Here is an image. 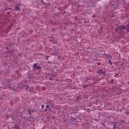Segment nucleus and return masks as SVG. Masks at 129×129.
<instances>
[{
  "mask_svg": "<svg viewBox=\"0 0 129 129\" xmlns=\"http://www.w3.org/2000/svg\"><path fill=\"white\" fill-rule=\"evenodd\" d=\"M97 73H98L99 76L104 77V76H105V69H104V68L100 69L97 72Z\"/></svg>",
  "mask_w": 129,
  "mask_h": 129,
  "instance_id": "f257e3e1",
  "label": "nucleus"
},
{
  "mask_svg": "<svg viewBox=\"0 0 129 129\" xmlns=\"http://www.w3.org/2000/svg\"><path fill=\"white\" fill-rule=\"evenodd\" d=\"M49 42H51V43H53V44H57V40L54 39V38H51V39H50L49 40Z\"/></svg>",
  "mask_w": 129,
  "mask_h": 129,
  "instance_id": "f03ea898",
  "label": "nucleus"
},
{
  "mask_svg": "<svg viewBox=\"0 0 129 129\" xmlns=\"http://www.w3.org/2000/svg\"><path fill=\"white\" fill-rule=\"evenodd\" d=\"M33 68H34L35 69H41L42 68L40 66H37V63H35L33 65Z\"/></svg>",
  "mask_w": 129,
  "mask_h": 129,
  "instance_id": "7ed1b4c3",
  "label": "nucleus"
},
{
  "mask_svg": "<svg viewBox=\"0 0 129 129\" xmlns=\"http://www.w3.org/2000/svg\"><path fill=\"white\" fill-rule=\"evenodd\" d=\"M14 11H17V12H19V11L20 12V6H19V5H17L15 6Z\"/></svg>",
  "mask_w": 129,
  "mask_h": 129,
  "instance_id": "20e7f679",
  "label": "nucleus"
},
{
  "mask_svg": "<svg viewBox=\"0 0 129 129\" xmlns=\"http://www.w3.org/2000/svg\"><path fill=\"white\" fill-rule=\"evenodd\" d=\"M70 120L72 122H74V121H75V120H76V118H74L73 117L71 116V118H70Z\"/></svg>",
  "mask_w": 129,
  "mask_h": 129,
  "instance_id": "39448f33",
  "label": "nucleus"
},
{
  "mask_svg": "<svg viewBox=\"0 0 129 129\" xmlns=\"http://www.w3.org/2000/svg\"><path fill=\"white\" fill-rule=\"evenodd\" d=\"M35 3H36V4L37 5V6H40V3H41V1L42 0H35Z\"/></svg>",
  "mask_w": 129,
  "mask_h": 129,
  "instance_id": "423d86ee",
  "label": "nucleus"
},
{
  "mask_svg": "<svg viewBox=\"0 0 129 129\" xmlns=\"http://www.w3.org/2000/svg\"><path fill=\"white\" fill-rule=\"evenodd\" d=\"M33 112H35V110H30L29 111V115H31V114H32V113H33Z\"/></svg>",
  "mask_w": 129,
  "mask_h": 129,
  "instance_id": "0eeeda50",
  "label": "nucleus"
},
{
  "mask_svg": "<svg viewBox=\"0 0 129 129\" xmlns=\"http://www.w3.org/2000/svg\"><path fill=\"white\" fill-rule=\"evenodd\" d=\"M118 28L119 29H121L122 30H124V29H125V27L124 26V25L119 26Z\"/></svg>",
  "mask_w": 129,
  "mask_h": 129,
  "instance_id": "6e6552de",
  "label": "nucleus"
},
{
  "mask_svg": "<svg viewBox=\"0 0 129 129\" xmlns=\"http://www.w3.org/2000/svg\"><path fill=\"white\" fill-rule=\"evenodd\" d=\"M74 110H78V106H75V107L74 108Z\"/></svg>",
  "mask_w": 129,
  "mask_h": 129,
  "instance_id": "1a4fd4ad",
  "label": "nucleus"
},
{
  "mask_svg": "<svg viewBox=\"0 0 129 129\" xmlns=\"http://www.w3.org/2000/svg\"><path fill=\"white\" fill-rule=\"evenodd\" d=\"M127 28H126L127 31L129 32V23L127 24Z\"/></svg>",
  "mask_w": 129,
  "mask_h": 129,
  "instance_id": "9d476101",
  "label": "nucleus"
},
{
  "mask_svg": "<svg viewBox=\"0 0 129 129\" xmlns=\"http://www.w3.org/2000/svg\"><path fill=\"white\" fill-rule=\"evenodd\" d=\"M26 88V90H29V86L28 85H25Z\"/></svg>",
  "mask_w": 129,
  "mask_h": 129,
  "instance_id": "9b49d317",
  "label": "nucleus"
},
{
  "mask_svg": "<svg viewBox=\"0 0 129 129\" xmlns=\"http://www.w3.org/2000/svg\"><path fill=\"white\" fill-rule=\"evenodd\" d=\"M104 56H106V57H107V58H108V57H109V55H108V54H104Z\"/></svg>",
  "mask_w": 129,
  "mask_h": 129,
  "instance_id": "f8f14e48",
  "label": "nucleus"
},
{
  "mask_svg": "<svg viewBox=\"0 0 129 129\" xmlns=\"http://www.w3.org/2000/svg\"><path fill=\"white\" fill-rule=\"evenodd\" d=\"M108 63H110V65H112V62H111V61H110V60H109Z\"/></svg>",
  "mask_w": 129,
  "mask_h": 129,
  "instance_id": "ddd939ff",
  "label": "nucleus"
},
{
  "mask_svg": "<svg viewBox=\"0 0 129 129\" xmlns=\"http://www.w3.org/2000/svg\"><path fill=\"white\" fill-rule=\"evenodd\" d=\"M47 110H48V111L50 112L51 111V108H48Z\"/></svg>",
  "mask_w": 129,
  "mask_h": 129,
  "instance_id": "4468645a",
  "label": "nucleus"
},
{
  "mask_svg": "<svg viewBox=\"0 0 129 129\" xmlns=\"http://www.w3.org/2000/svg\"><path fill=\"white\" fill-rule=\"evenodd\" d=\"M115 127H116V126H115V124L114 123V124H113V128L114 129V128H115Z\"/></svg>",
  "mask_w": 129,
  "mask_h": 129,
  "instance_id": "2eb2a0df",
  "label": "nucleus"
},
{
  "mask_svg": "<svg viewBox=\"0 0 129 129\" xmlns=\"http://www.w3.org/2000/svg\"><path fill=\"white\" fill-rule=\"evenodd\" d=\"M41 2H42V3H43V4L44 5H46V3H45V2H44V1L41 0Z\"/></svg>",
  "mask_w": 129,
  "mask_h": 129,
  "instance_id": "dca6fc26",
  "label": "nucleus"
},
{
  "mask_svg": "<svg viewBox=\"0 0 129 129\" xmlns=\"http://www.w3.org/2000/svg\"><path fill=\"white\" fill-rule=\"evenodd\" d=\"M46 108H50V106H49V105H46Z\"/></svg>",
  "mask_w": 129,
  "mask_h": 129,
  "instance_id": "f3484780",
  "label": "nucleus"
},
{
  "mask_svg": "<svg viewBox=\"0 0 129 129\" xmlns=\"http://www.w3.org/2000/svg\"><path fill=\"white\" fill-rule=\"evenodd\" d=\"M125 113L127 115H129V112H126Z\"/></svg>",
  "mask_w": 129,
  "mask_h": 129,
  "instance_id": "a211bd4d",
  "label": "nucleus"
},
{
  "mask_svg": "<svg viewBox=\"0 0 129 129\" xmlns=\"http://www.w3.org/2000/svg\"><path fill=\"white\" fill-rule=\"evenodd\" d=\"M119 29V27L117 28L115 30V32H117V29Z\"/></svg>",
  "mask_w": 129,
  "mask_h": 129,
  "instance_id": "6ab92c4d",
  "label": "nucleus"
},
{
  "mask_svg": "<svg viewBox=\"0 0 129 129\" xmlns=\"http://www.w3.org/2000/svg\"><path fill=\"white\" fill-rule=\"evenodd\" d=\"M14 87H15L13 86V87L12 88L13 91H15V88H14Z\"/></svg>",
  "mask_w": 129,
  "mask_h": 129,
  "instance_id": "aec40b11",
  "label": "nucleus"
},
{
  "mask_svg": "<svg viewBox=\"0 0 129 129\" xmlns=\"http://www.w3.org/2000/svg\"><path fill=\"white\" fill-rule=\"evenodd\" d=\"M49 56H46V60H48V58H49Z\"/></svg>",
  "mask_w": 129,
  "mask_h": 129,
  "instance_id": "412c9836",
  "label": "nucleus"
},
{
  "mask_svg": "<svg viewBox=\"0 0 129 129\" xmlns=\"http://www.w3.org/2000/svg\"><path fill=\"white\" fill-rule=\"evenodd\" d=\"M43 108H44V105H42V109H43Z\"/></svg>",
  "mask_w": 129,
  "mask_h": 129,
  "instance_id": "4be33fe9",
  "label": "nucleus"
},
{
  "mask_svg": "<svg viewBox=\"0 0 129 129\" xmlns=\"http://www.w3.org/2000/svg\"><path fill=\"white\" fill-rule=\"evenodd\" d=\"M7 14H8V15H11V12H8V13H7Z\"/></svg>",
  "mask_w": 129,
  "mask_h": 129,
  "instance_id": "5701e85b",
  "label": "nucleus"
},
{
  "mask_svg": "<svg viewBox=\"0 0 129 129\" xmlns=\"http://www.w3.org/2000/svg\"><path fill=\"white\" fill-rule=\"evenodd\" d=\"M31 76H32V75H30L28 76V77H29V78H31Z\"/></svg>",
  "mask_w": 129,
  "mask_h": 129,
  "instance_id": "b1692460",
  "label": "nucleus"
},
{
  "mask_svg": "<svg viewBox=\"0 0 129 129\" xmlns=\"http://www.w3.org/2000/svg\"><path fill=\"white\" fill-rule=\"evenodd\" d=\"M83 86L84 87H86V85H83Z\"/></svg>",
  "mask_w": 129,
  "mask_h": 129,
  "instance_id": "393cba45",
  "label": "nucleus"
},
{
  "mask_svg": "<svg viewBox=\"0 0 129 129\" xmlns=\"http://www.w3.org/2000/svg\"><path fill=\"white\" fill-rule=\"evenodd\" d=\"M47 110H48V109H45V112H46V111H47Z\"/></svg>",
  "mask_w": 129,
  "mask_h": 129,
  "instance_id": "a878e982",
  "label": "nucleus"
},
{
  "mask_svg": "<svg viewBox=\"0 0 129 129\" xmlns=\"http://www.w3.org/2000/svg\"><path fill=\"white\" fill-rule=\"evenodd\" d=\"M57 53H58V52H55V53L54 54H57Z\"/></svg>",
  "mask_w": 129,
  "mask_h": 129,
  "instance_id": "bb28decb",
  "label": "nucleus"
},
{
  "mask_svg": "<svg viewBox=\"0 0 129 129\" xmlns=\"http://www.w3.org/2000/svg\"><path fill=\"white\" fill-rule=\"evenodd\" d=\"M83 79H86V78H83Z\"/></svg>",
  "mask_w": 129,
  "mask_h": 129,
  "instance_id": "cd10ccee",
  "label": "nucleus"
},
{
  "mask_svg": "<svg viewBox=\"0 0 129 129\" xmlns=\"http://www.w3.org/2000/svg\"><path fill=\"white\" fill-rule=\"evenodd\" d=\"M9 10H11V8H9Z\"/></svg>",
  "mask_w": 129,
  "mask_h": 129,
  "instance_id": "c85d7f7f",
  "label": "nucleus"
},
{
  "mask_svg": "<svg viewBox=\"0 0 129 129\" xmlns=\"http://www.w3.org/2000/svg\"><path fill=\"white\" fill-rule=\"evenodd\" d=\"M98 65H99V63H98Z\"/></svg>",
  "mask_w": 129,
  "mask_h": 129,
  "instance_id": "c756f323",
  "label": "nucleus"
},
{
  "mask_svg": "<svg viewBox=\"0 0 129 129\" xmlns=\"http://www.w3.org/2000/svg\"><path fill=\"white\" fill-rule=\"evenodd\" d=\"M10 88H12V87H10Z\"/></svg>",
  "mask_w": 129,
  "mask_h": 129,
  "instance_id": "7c9ffc66",
  "label": "nucleus"
},
{
  "mask_svg": "<svg viewBox=\"0 0 129 129\" xmlns=\"http://www.w3.org/2000/svg\"><path fill=\"white\" fill-rule=\"evenodd\" d=\"M110 57L111 58V56H110Z\"/></svg>",
  "mask_w": 129,
  "mask_h": 129,
  "instance_id": "2f4dec72",
  "label": "nucleus"
}]
</instances>
